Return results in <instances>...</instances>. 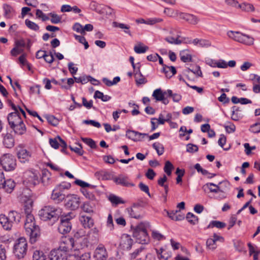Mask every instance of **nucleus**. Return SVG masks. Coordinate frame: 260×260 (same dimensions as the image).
Segmentation results:
<instances>
[{"label":"nucleus","instance_id":"obj_14","mask_svg":"<svg viewBox=\"0 0 260 260\" xmlns=\"http://www.w3.org/2000/svg\"><path fill=\"white\" fill-rule=\"evenodd\" d=\"M15 187V183L14 180L10 179L4 180L1 182L0 188H3L8 193H11Z\"/></svg>","mask_w":260,"mask_h":260},{"label":"nucleus","instance_id":"obj_21","mask_svg":"<svg viewBox=\"0 0 260 260\" xmlns=\"http://www.w3.org/2000/svg\"><path fill=\"white\" fill-rule=\"evenodd\" d=\"M3 144L6 148H12L15 144V140L13 136L8 133L6 134L3 137Z\"/></svg>","mask_w":260,"mask_h":260},{"label":"nucleus","instance_id":"obj_40","mask_svg":"<svg viewBox=\"0 0 260 260\" xmlns=\"http://www.w3.org/2000/svg\"><path fill=\"white\" fill-rule=\"evenodd\" d=\"M187 50H183L180 52V56L182 61L184 62L192 61V56L191 54L186 52Z\"/></svg>","mask_w":260,"mask_h":260},{"label":"nucleus","instance_id":"obj_32","mask_svg":"<svg viewBox=\"0 0 260 260\" xmlns=\"http://www.w3.org/2000/svg\"><path fill=\"white\" fill-rule=\"evenodd\" d=\"M128 211L129 214V216L131 217L136 218V219H140L142 216H141L139 212L138 211V206L136 204H134L132 208L130 209H128Z\"/></svg>","mask_w":260,"mask_h":260},{"label":"nucleus","instance_id":"obj_30","mask_svg":"<svg viewBox=\"0 0 260 260\" xmlns=\"http://www.w3.org/2000/svg\"><path fill=\"white\" fill-rule=\"evenodd\" d=\"M11 128L14 131L15 133L20 135L24 134L26 132V127L23 121L22 123L17 124L15 125L14 127H11Z\"/></svg>","mask_w":260,"mask_h":260},{"label":"nucleus","instance_id":"obj_25","mask_svg":"<svg viewBox=\"0 0 260 260\" xmlns=\"http://www.w3.org/2000/svg\"><path fill=\"white\" fill-rule=\"evenodd\" d=\"M140 66L138 67V72L135 73V78L137 85L144 84L147 81L140 72Z\"/></svg>","mask_w":260,"mask_h":260},{"label":"nucleus","instance_id":"obj_19","mask_svg":"<svg viewBox=\"0 0 260 260\" xmlns=\"http://www.w3.org/2000/svg\"><path fill=\"white\" fill-rule=\"evenodd\" d=\"M80 221L84 228L90 229L94 224L93 220L89 216L81 214Z\"/></svg>","mask_w":260,"mask_h":260},{"label":"nucleus","instance_id":"obj_34","mask_svg":"<svg viewBox=\"0 0 260 260\" xmlns=\"http://www.w3.org/2000/svg\"><path fill=\"white\" fill-rule=\"evenodd\" d=\"M98 233L99 230L96 228L90 230L87 234L88 238L94 243L97 242L98 240Z\"/></svg>","mask_w":260,"mask_h":260},{"label":"nucleus","instance_id":"obj_9","mask_svg":"<svg viewBox=\"0 0 260 260\" xmlns=\"http://www.w3.org/2000/svg\"><path fill=\"white\" fill-rule=\"evenodd\" d=\"M65 187L62 185H57L53 190L51 194V199L53 200H57L61 202L66 198V195L64 193Z\"/></svg>","mask_w":260,"mask_h":260},{"label":"nucleus","instance_id":"obj_64","mask_svg":"<svg viewBox=\"0 0 260 260\" xmlns=\"http://www.w3.org/2000/svg\"><path fill=\"white\" fill-rule=\"evenodd\" d=\"M83 27L79 23H76L73 26V29L77 32L83 35Z\"/></svg>","mask_w":260,"mask_h":260},{"label":"nucleus","instance_id":"obj_13","mask_svg":"<svg viewBox=\"0 0 260 260\" xmlns=\"http://www.w3.org/2000/svg\"><path fill=\"white\" fill-rule=\"evenodd\" d=\"M179 17L192 25H196L200 21V19L197 16L188 13L180 12Z\"/></svg>","mask_w":260,"mask_h":260},{"label":"nucleus","instance_id":"obj_20","mask_svg":"<svg viewBox=\"0 0 260 260\" xmlns=\"http://www.w3.org/2000/svg\"><path fill=\"white\" fill-rule=\"evenodd\" d=\"M9 219L12 227L14 223H18L21 218V214L15 211H11L8 213Z\"/></svg>","mask_w":260,"mask_h":260},{"label":"nucleus","instance_id":"obj_62","mask_svg":"<svg viewBox=\"0 0 260 260\" xmlns=\"http://www.w3.org/2000/svg\"><path fill=\"white\" fill-rule=\"evenodd\" d=\"M3 9L4 10V15L7 18H10V14L13 11L12 8L9 5L4 4Z\"/></svg>","mask_w":260,"mask_h":260},{"label":"nucleus","instance_id":"obj_29","mask_svg":"<svg viewBox=\"0 0 260 260\" xmlns=\"http://www.w3.org/2000/svg\"><path fill=\"white\" fill-rule=\"evenodd\" d=\"M0 223L3 228L7 230H11L12 228L8 216H6L3 214L1 215Z\"/></svg>","mask_w":260,"mask_h":260},{"label":"nucleus","instance_id":"obj_46","mask_svg":"<svg viewBox=\"0 0 260 260\" xmlns=\"http://www.w3.org/2000/svg\"><path fill=\"white\" fill-rule=\"evenodd\" d=\"M25 24L26 26L30 29L38 31L39 29V26L36 23L29 20V19H26L25 21Z\"/></svg>","mask_w":260,"mask_h":260},{"label":"nucleus","instance_id":"obj_15","mask_svg":"<svg viewBox=\"0 0 260 260\" xmlns=\"http://www.w3.org/2000/svg\"><path fill=\"white\" fill-rule=\"evenodd\" d=\"M113 180L115 183L125 187H133L135 184L128 181V178L127 176L120 175L118 177L113 178Z\"/></svg>","mask_w":260,"mask_h":260},{"label":"nucleus","instance_id":"obj_63","mask_svg":"<svg viewBox=\"0 0 260 260\" xmlns=\"http://www.w3.org/2000/svg\"><path fill=\"white\" fill-rule=\"evenodd\" d=\"M24 51V49L23 48H20L19 47H17L15 46V47L11 50V54L13 56H16L17 55L23 53Z\"/></svg>","mask_w":260,"mask_h":260},{"label":"nucleus","instance_id":"obj_22","mask_svg":"<svg viewBox=\"0 0 260 260\" xmlns=\"http://www.w3.org/2000/svg\"><path fill=\"white\" fill-rule=\"evenodd\" d=\"M95 177L98 180H107L113 179V176L108 172L105 170H100L94 173Z\"/></svg>","mask_w":260,"mask_h":260},{"label":"nucleus","instance_id":"obj_58","mask_svg":"<svg viewBox=\"0 0 260 260\" xmlns=\"http://www.w3.org/2000/svg\"><path fill=\"white\" fill-rule=\"evenodd\" d=\"M75 183L80 186H81L82 188L85 187H90L92 188H93L95 187L94 185H91L87 182H85L81 180L77 179L75 181Z\"/></svg>","mask_w":260,"mask_h":260},{"label":"nucleus","instance_id":"obj_53","mask_svg":"<svg viewBox=\"0 0 260 260\" xmlns=\"http://www.w3.org/2000/svg\"><path fill=\"white\" fill-rule=\"evenodd\" d=\"M48 15L51 17L50 21L52 23L57 24L61 22V18L58 15L53 13H50Z\"/></svg>","mask_w":260,"mask_h":260},{"label":"nucleus","instance_id":"obj_57","mask_svg":"<svg viewBox=\"0 0 260 260\" xmlns=\"http://www.w3.org/2000/svg\"><path fill=\"white\" fill-rule=\"evenodd\" d=\"M149 49L148 47L146 46H142L141 44L135 46L134 50L137 53H144Z\"/></svg>","mask_w":260,"mask_h":260},{"label":"nucleus","instance_id":"obj_7","mask_svg":"<svg viewBox=\"0 0 260 260\" xmlns=\"http://www.w3.org/2000/svg\"><path fill=\"white\" fill-rule=\"evenodd\" d=\"M82 242L83 243V245L81 244L80 247L76 246L79 242L77 241H75L73 238L70 237H62L60 241L61 243L64 244V245H66V246L68 247L70 246V248L71 249H72L74 247H76V248H83L85 246H87V239L86 238H84L82 239Z\"/></svg>","mask_w":260,"mask_h":260},{"label":"nucleus","instance_id":"obj_39","mask_svg":"<svg viewBox=\"0 0 260 260\" xmlns=\"http://www.w3.org/2000/svg\"><path fill=\"white\" fill-rule=\"evenodd\" d=\"M226 226V224L224 222L217 221V220H212L210 222L209 224L208 225L207 228H213L214 227L217 228L218 229H223Z\"/></svg>","mask_w":260,"mask_h":260},{"label":"nucleus","instance_id":"obj_27","mask_svg":"<svg viewBox=\"0 0 260 260\" xmlns=\"http://www.w3.org/2000/svg\"><path fill=\"white\" fill-rule=\"evenodd\" d=\"M167 213L169 217L172 220L179 221L184 218V215L181 213L180 210L172 211L170 212H167Z\"/></svg>","mask_w":260,"mask_h":260},{"label":"nucleus","instance_id":"obj_5","mask_svg":"<svg viewBox=\"0 0 260 260\" xmlns=\"http://www.w3.org/2000/svg\"><path fill=\"white\" fill-rule=\"evenodd\" d=\"M25 230L29 236V241L31 244L35 243L40 236L39 227L36 224L35 222L32 223H24Z\"/></svg>","mask_w":260,"mask_h":260},{"label":"nucleus","instance_id":"obj_31","mask_svg":"<svg viewBox=\"0 0 260 260\" xmlns=\"http://www.w3.org/2000/svg\"><path fill=\"white\" fill-rule=\"evenodd\" d=\"M50 173L46 169L42 171L41 180L44 185H48L50 183Z\"/></svg>","mask_w":260,"mask_h":260},{"label":"nucleus","instance_id":"obj_55","mask_svg":"<svg viewBox=\"0 0 260 260\" xmlns=\"http://www.w3.org/2000/svg\"><path fill=\"white\" fill-rule=\"evenodd\" d=\"M249 131L255 134L260 133V118L257 122L250 126Z\"/></svg>","mask_w":260,"mask_h":260},{"label":"nucleus","instance_id":"obj_2","mask_svg":"<svg viewBox=\"0 0 260 260\" xmlns=\"http://www.w3.org/2000/svg\"><path fill=\"white\" fill-rule=\"evenodd\" d=\"M27 251V243L24 237L18 239L13 248V253L15 257L19 259L23 258L26 254Z\"/></svg>","mask_w":260,"mask_h":260},{"label":"nucleus","instance_id":"obj_50","mask_svg":"<svg viewBox=\"0 0 260 260\" xmlns=\"http://www.w3.org/2000/svg\"><path fill=\"white\" fill-rule=\"evenodd\" d=\"M174 169L172 164L169 160L166 161L164 168L165 172L168 175L170 176L172 174V170Z\"/></svg>","mask_w":260,"mask_h":260},{"label":"nucleus","instance_id":"obj_54","mask_svg":"<svg viewBox=\"0 0 260 260\" xmlns=\"http://www.w3.org/2000/svg\"><path fill=\"white\" fill-rule=\"evenodd\" d=\"M81 140L92 149H95L97 147L95 141L90 138H81Z\"/></svg>","mask_w":260,"mask_h":260},{"label":"nucleus","instance_id":"obj_49","mask_svg":"<svg viewBox=\"0 0 260 260\" xmlns=\"http://www.w3.org/2000/svg\"><path fill=\"white\" fill-rule=\"evenodd\" d=\"M109 200L113 204H114L115 205H117L119 204L124 203V202L123 200H122L120 198L113 194L110 195L109 197Z\"/></svg>","mask_w":260,"mask_h":260},{"label":"nucleus","instance_id":"obj_52","mask_svg":"<svg viewBox=\"0 0 260 260\" xmlns=\"http://www.w3.org/2000/svg\"><path fill=\"white\" fill-rule=\"evenodd\" d=\"M186 72H191L195 75H197L198 77H202V73L201 70V68L198 65H196L194 69L193 68L192 69L190 68H187Z\"/></svg>","mask_w":260,"mask_h":260},{"label":"nucleus","instance_id":"obj_4","mask_svg":"<svg viewBox=\"0 0 260 260\" xmlns=\"http://www.w3.org/2000/svg\"><path fill=\"white\" fill-rule=\"evenodd\" d=\"M74 215L71 212L64 216L61 215L60 222L58 227V232L61 234H66L69 233L72 229V224L70 222Z\"/></svg>","mask_w":260,"mask_h":260},{"label":"nucleus","instance_id":"obj_24","mask_svg":"<svg viewBox=\"0 0 260 260\" xmlns=\"http://www.w3.org/2000/svg\"><path fill=\"white\" fill-rule=\"evenodd\" d=\"M203 190L205 192L217 193L220 190L219 186L213 183H207L202 186Z\"/></svg>","mask_w":260,"mask_h":260},{"label":"nucleus","instance_id":"obj_48","mask_svg":"<svg viewBox=\"0 0 260 260\" xmlns=\"http://www.w3.org/2000/svg\"><path fill=\"white\" fill-rule=\"evenodd\" d=\"M45 117L48 122L54 126H57L59 123L58 119L53 115H46Z\"/></svg>","mask_w":260,"mask_h":260},{"label":"nucleus","instance_id":"obj_11","mask_svg":"<svg viewBox=\"0 0 260 260\" xmlns=\"http://www.w3.org/2000/svg\"><path fill=\"white\" fill-rule=\"evenodd\" d=\"M126 136L128 139L134 141H140L146 136H148V134L141 133L135 131L127 130L126 132Z\"/></svg>","mask_w":260,"mask_h":260},{"label":"nucleus","instance_id":"obj_33","mask_svg":"<svg viewBox=\"0 0 260 260\" xmlns=\"http://www.w3.org/2000/svg\"><path fill=\"white\" fill-rule=\"evenodd\" d=\"M113 26L114 27H118L123 29L125 34L132 36L131 31L129 30L130 26L128 25L125 24L124 23H119L116 21L113 22Z\"/></svg>","mask_w":260,"mask_h":260},{"label":"nucleus","instance_id":"obj_28","mask_svg":"<svg viewBox=\"0 0 260 260\" xmlns=\"http://www.w3.org/2000/svg\"><path fill=\"white\" fill-rule=\"evenodd\" d=\"M167 94H168L167 90L163 91L160 88H158L154 90L152 96L156 101H160L164 99V96Z\"/></svg>","mask_w":260,"mask_h":260},{"label":"nucleus","instance_id":"obj_61","mask_svg":"<svg viewBox=\"0 0 260 260\" xmlns=\"http://www.w3.org/2000/svg\"><path fill=\"white\" fill-rule=\"evenodd\" d=\"M83 211L86 213H90L93 212V207L89 202H86L82 206Z\"/></svg>","mask_w":260,"mask_h":260},{"label":"nucleus","instance_id":"obj_1","mask_svg":"<svg viewBox=\"0 0 260 260\" xmlns=\"http://www.w3.org/2000/svg\"><path fill=\"white\" fill-rule=\"evenodd\" d=\"M61 208L56 206L48 205L44 206L39 210L38 215L42 220H52L54 222L58 220L61 216Z\"/></svg>","mask_w":260,"mask_h":260},{"label":"nucleus","instance_id":"obj_42","mask_svg":"<svg viewBox=\"0 0 260 260\" xmlns=\"http://www.w3.org/2000/svg\"><path fill=\"white\" fill-rule=\"evenodd\" d=\"M78 146L73 147L71 145L69 146V148L70 149L74 151L76 153L78 154L79 155L81 156L83 154L84 151L83 150V148L82 145L80 143L76 144Z\"/></svg>","mask_w":260,"mask_h":260},{"label":"nucleus","instance_id":"obj_18","mask_svg":"<svg viewBox=\"0 0 260 260\" xmlns=\"http://www.w3.org/2000/svg\"><path fill=\"white\" fill-rule=\"evenodd\" d=\"M24 202L23 208L25 214L31 213L32 210L34 201L31 198L24 196L22 197Z\"/></svg>","mask_w":260,"mask_h":260},{"label":"nucleus","instance_id":"obj_23","mask_svg":"<svg viewBox=\"0 0 260 260\" xmlns=\"http://www.w3.org/2000/svg\"><path fill=\"white\" fill-rule=\"evenodd\" d=\"M17 157L21 162H25L29 160L31 154L30 152L24 149H20L17 153Z\"/></svg>","mask_w":260,"mask_h":260},{"label":"nucleus","instance_id":"obj_38","mask_svg":"<svg viewBox=\"0 0 260 260\" xmlns=\"http://www.w3.org/2000/svg\"><path fill=\"white\" fill-rule=\"evenodd\" d=\"M28 181L34 185H36L39 183V176L35 172H30L29 173Z\"/></svg>","mask_w":260,"mask_h":260},{"label":"nucleus","instance_id":"obj_47","mask_svg":"<svg viewBox=\"0 0 260 260\" xmlns=\"http://www.w3.org/2000/svg\"><path fill=\"white\" fill-rule=\"evenodd\" d=\"M180 37L178 36L176 39L172 37H167L165 38V40L170 44L179 45L182 43V41L179 40Z\"/></svg>","mask_w":260,"mask_h":260},{"label":"nucleus","instance_id":"obj_35","mask_svg":"<svg viewBox=\"0 0 260 260\" xmlns=\"http://www.w3.org/2000/svg\"><path fill=\"white\" fill-rule=\"evenodd\" d=\"M242 34V33L239 31H234L232 30L228 32V36L229 38L239 43L240 42Z\"/></svg>","mask_w":260,"mask_h":260},{"label":"nucleus","instance_id":"obj_8","mask_svg":"<svg viewBox=\"0 0 260 260\" xmlns=\"http://www.w3.org/2000/svg\"><path fill=\"white\" fill-rule=\"evenodd\" d=\"M67 201L65 206L67 208L72 210L77 209L80 204V201L79 197L75 194L67 196Z\"/></svg>","mask_w":260,"mask_h":260},{"label":"nucleus","instance_id":"obj_43","mask_svg":"<svg viewBox=\"0 0 260 260\" xmlns=\"http://www.w3.org/2000/svg\"><path fill=\"white\" fill-rule=\"evenodd\" d=\"M8 246L6 244L0 243V260H6Z\"/></svg>","mask_w":260,"mask_h":260},{"label":"nucleus","instance_id":"obj_59","mask_svg":"<svg viewBox=\"0 0 260 260\" xmlns=\"http://www.w3.org/2000/svg\"><path fill=\"white\" fill-rule=\"evenodd\" d=\"M226 137L223 135H221L220 136V138L219 139V140L218 141V145L221 147H222L224 150L227 151L230 149V146H229L228 147H226V148H224L223 147L224 144L226 143Z\"/></svg>","mask_w":260,"mask_h":260},{"label":"nucleus","instance_id":"obj_26","mask_svg":"<svg viewBox=\"0 0 260 260\" xmlns=\"http://www.w3.org/2000/svg\"><path fill=\"white\" fill-rule=\"evenodd\" d=\"M162 72H164L167 78H170L173 75L176 74V70L175 68L173 66H164V67L162 68Z\"/></svg>","mask_w":260,"mask_h":260},{"label":"nucleus","instance_id":"obj_44","mask_svg":"<svg viewBox=\"0 0 260 260\" xmlns=\"http://www.w3.org/2000/svg\"><path fill=\"white\" fill-rule=\"evenodd\" d=\"M187 221L191 224H196L198 222V218L193 214L188 212L186 217Z\"/></svg>","mask_w":260,"mask_h":260},{"label":"nucleus","instance_id":"obj_56","mask_svg":"<svg viewBox=\"0 0 260 260\" xmlns=\"http://www.w3.org/2000/svg\"><path fill=\"white\" fill-rule=\"evenodd\" d=\"M167 93L168 97H172L173 101L175 102H178L181 99V95L177 93L173 94L172 91L170 89L167 90Z\"/></svg>","mask_w":260,"mask_h":260},{"label":"nucleus","instance_id":"obj_12","mask_svg":"<svg viewBox=\"0 0 260 260\" xmlns=\"http://www.w3.org/2000/svg\"><path fill=\"white\" fill-rule=\"evenodd\" d=\"M93 256L96 260H106L108 254L104 246L103 245H99L95 249Z\"/></svg>","mask_w":260,"mask_h":260},{"label":"nucleus","instance_id":"obj_37","mask_svg":"<svg viewBox=\"0 0 260 260\" xmlns=\"http://www.w3.org/2000/svg\"><path fill=\"white\" fill-rule=\"evenodd\" d=\"M238 8L246 12H253L255 10L253 5L247 3H243L241 4H239Z\"/></svg>","mask_w":260,"mask_h":260},{"label":"nucleus","instance_id":"obj_51","mask_svg":"<svg viewBox=\"0 0 260 260\" xmlns=\"http://www.w3.org/2000/svg\"><path fill=\"white\" fill-rule=\"evenodd\" d=\"M152 147L156 151L158 155H161L164 153V147L161 144L154 143L153 144Z\"/></svg>","mask_w":260,"mask_h":260},{"label":"nucleus","instance_id":"obj_16","mask_svg":"<svg viewBox=\"0 0 260 260\" xmlns=\"http://www.w3.org/2000/svg\"><path fill=\"white\" fill-rule=\"evenodd\" d=\"M133 244V240L131 237L127 234H123L121 238L120 242V246L123 249L128 250L131 248Z\"/></svg>","mask_w":260,"mask_h":260},{"label":"nucleus","instance_id":"obj_36","mask_svg":"<svg viewBox=\"0 0 260 260\" xmlns=\"http://www.w3.org/2000/svg\"><path fill=\"white\" fill-rule=\"evenodd\" d=\"M240 43L246 45L251 46L254 43V39L248 35L243 34Z\"/></svg>","mask_w":260,"mask_h":260},{"label":"nucleus","instance_id":"obj_17","mask_svg":"<svg viewBox=\"0 0 260 260\" xmlns=\"http://www.w3.org/2000/svg\"><path fill=\"white\" fill-rule=\"evenodd\" d=\"M49 258L50 260H66L67 255L63 252H60V251L57 249H53L50 251Z\"/></svg>","mask_w":260,"mask_h":260},{"label":"nucleus","instance_id":"obj_6","mask_svg":"<svg viewBox=\"0 0 260 260\" xmlns=\"http://www.w3.org/2000/svg\"><path fill=\"white\" fill-rule=\"evenodd\" d=\"M3 168L6 171L14 170L16 166V159L10 154H5L2 156Z\"/></svg>","mask_w":260,"mask_h":260},{"label":"nucleus","instance_id":"obj_10","mask_svg":"<svg viewBox=\"0 0 260 260\" xmlns=\"http://www.w3.org/2000/svg\"><path fill=\"white\" fill-rule=\"evenodd\" d=\"M9 124L10 127H14L17 124L22 123V120L19 113L17 112H12L8 114L7 117Z\"/></svg>","mask_w":260,"mask_h":260},{"label":"nucleus","instance_id":"obj_41","mask_svg":"<svg viewBox=\"0 0 260 260\" xmlns=\"http://www.w3.org/2000/svg\"><path fill=\"white\" fill-rule=\"evenodd\" d=\"M32 260H46V256L43 251L36 250L33 254Z\"/></svg>","mask_w":260,"mask_h":260},{"label":"nucleus","instance_id":"obj_3","mask_svg":"<svg viewBox=\"0 0 260 260\" xmlns=\"http://www.w3.org/2000/svg\"><path fill=\"white\" fill-rule=\"evenodd\" d=\"M133 236L136 238L137 242L140 244L147 243L149 241V236L146 229L142 223L138 225L134 230Z\"/></svg>","mask_w":260,"mask_h":260},{"label":"nucleus","instance_id":"obj_45","mask_svg":"<svg viewBox=\"0 0 260 260\" xmlns=\"http://www.w3.org/2000/svg\"><path fill=\"white\" fill-rule=\"evenodd\" d=\"M179 13L178 10H175L171 8H165L164 10V13L167 16L171 17H174L177 16H179Z\"/></svg>","mask_w":260,"mask_h":260},{"label":"nucleus","instance_id":"obj_60","mask_svg":"<svg viewBox=\"0 0 260 260\" xmlns=\"http://www.w3.org/2000/svg\"><path fill=\"white\" fill-rule=\"evenodd\" d=\"M36 16L38 18H40L43 21H45L49 19L48 16L45 14L41 10L37 9L36 11Z\"/></svg>","mask_w":260,"mask_h":260}]
</instances>
